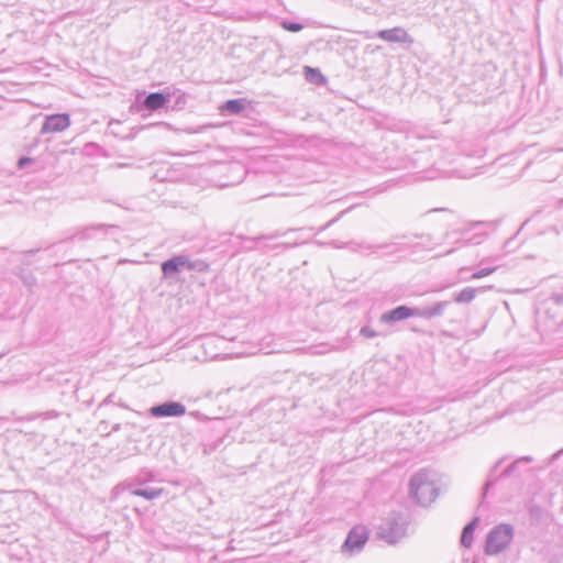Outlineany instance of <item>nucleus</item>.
Masks as SVG:
<instances>
[{"label":"nucleus","instance_id":"4be33fe9","mask_svg":"<svg viewBox=\"0 0 563 563\" xmlns=\"http://www.w3.org/2000/svg\"><path fill=\"white\" fill-rule=\"evenodd\" d=\"M176 258H177L180 269H187V271L189 269L190 260H191L190 256L185 255V254H179V255H176Z\"/></svg>","mask_w":563,"mask_h":563},{"label":"nucleus","instance_id":"c9c22d12","mask_svg":"<svg viewBox=\"0 0 563 563\" xmlns=\"http://www.w3.org/2000/svg\"><path fill=\"white\" fill-rule=\"evenodd\" d=\"M424 238H426L427 242H430L432 240L431 235H426Z\"/></svg>","mask_w":563,"mask_h":563},{"label":"nucleus","instance_id":"6e6552de","mask_svg":"<svg viewBox=\"0 0 563 563\" xmlns=\"http://www.w3.org/2000/svg\"><path fill=\"white\" fill-rule=\"evenodd\" d=\"M376 36L389 43L411 44L413 42L412 37L408 34V32L400 26L378 31Z\"/></svg>","mask_w":563,"mask_h":563},{"label":"nucleus","instance_id":"dca6fc26","mask_svg":"<svg viewBox=\"0 0 563 563\" xmlns=\"http://www.w3.org/2000/svg\"><path fill=\"white\" fill-rule=\"evenodd\" d=\"M164 277H172L180 271L176 256L165 261L161 265Z\"/></svg>","mask_w":563,"mask_h":563},{"label":"nucleus","instance_id":"2eb2a0df","mask_svg":"<svg viewBox=\"0 0 563 563\" xmlns=\"http://www.w3.org/2000/svg\"><path fill=\"white\" fill-rule=\"evenodd\" d=\"M352 251L360 252L363 254H374L378 249H388L391 244H383V245H371L366 243H356L350 242L346 244Z\"/></svg>","mask_w":563,"mask_h":563},{"label":"nucleus","instance_id":"f3484780","mask_svg":"<svg viewBox=\"0 0 563 563\" xmlns=\"http://www.w3.org/2000/svg\"><path fill=\"white\" fill-rule=\"evenodd\" d=\"M476 288L466 287L455 295L454 300L459 303H468L476 297Z\"/></svg>","mask_w":563,"mask_h":563},{"label":"nucleus","instance_id":"1a4fd4ad","mask_svg":"<svg viewBox=\"0 0 563 563\" xmlns=\"http://www.w3.org/2000/svg\"><path fill=\"white\" fill-rule=\"evenodd\" d=\"M410 317H416V307L399 306L390 311L383 313L379 318L382 323L401 321Z\"/></svg>","mask_w":563,"mask_h":563},{"label":"nucleus","instance_id":"20e7f679","mask_svg":"<svg viewBox=\"0 0 563 563\" xmlns=\"http://www.w3.org/2000/svg\"><path fill=\"white\" fill-rule=\"evenodd\" d=\"M377 534L384 541L395 544L406 536V521L402 517L386 518L379 526Z\"/></svg>","mask_w":563,"mask_h":563},{"label":"nucleus","instance_id":"423d86ee","mask_svg":"<svg viewBox=\"0 0 563 563\" xmlns=\"http://www.w3.org/2000/svg\"><path fill=\"white\" fill-rule=\"evenodd\" d=\"M150 413L156 418L163 417H181L186 413V407L177 401H166L164 404L153 406Z\"/></svg>","mask_w":563,"mask_h":563},{"label":"nucleus","instance_id":"cd10ccee","mask_svg":"<svg viewBox=\"0 0 563 563\" xmlns=\"http://www.w3.org/2000/svg\"><path fill=\"white\" fill-rule=\"evenodd\" d=\"M113 397H114L113 394L108 395L107 398L101 402L100 406L111 404L113 401Z\"/></svg>","mask_w":563,"mask_h":563},{"label":"nucleus","instance_id":"9b49d317","mask_svg":"<svg viewBox=\"0 0 563 563\" xmlns=\"http://www.w3.org/2000/svg\"><path fill=\"white\" fill-rule=\"evenodd\" d=\"M367 541L364 528H354L347 534L344 547L350 550H360Z\"/></svg>","mask_w":563,"mask_h":563},{"label":"nucleus","instance_id":"7c9ffc66","mask_svg":"<svg viewBox=\"0 0 563 563\" xmlns=\"http://www.w3.org/2000/svg\"><path fill=\"white\" fill-rule=\"evenodd\" d=\"M562 454H563V450H561V451H559V452L554 453V454L551 456V460H550V461H551V462H552V461H555V460H556L560 455H562Z\"/></svg>","mask_w":563,"mask_h":563},{"label":"nucleus","instance_id":"f8f14e48","mask_svg":"<svg viewBox=\"0 0 563 563\" xmlns=\"http://www.w3.org/2000/svg\"><path fill=\"white\" fill-rule=\"evenodd\" d=\"M449 301H439L430 307H416V317L431 319L439 317L443 313L444 309L449 306Z\"/></svg>","mask_w":563,"mask_h":563},{"label":"nucleus","instance_id":"9d476101","mask_svg":"<svg viewBox=\"0 0 563 563\" xmlns=\"http://www.w3.org/2000/svg\"><path fill=\"white\" fill-rule=\"evenodd\" d=\"M110 228H111L110 225H106V224H93V225L85 227V228L78 230L73 236H70L69 240H80V241L90 240V239L95 238L97 234H103V235L107 234Z\"/></svg>","mask_w":563,"mask_h":563},{"label":"nucleus","instance_id":"a878e982","mask_svg":"<svg viewBox=\"0 0 563 563\" xmlns=\"http://www.w3.org/2000/svg\"><path fill=\"white\" fill-rule=\"evenodd\" d=\"M285 234H286V232H283V233H282V232H279V231H276L275 233L269 234V235L262 236L261 239L272 240V239H276V238H278V236H280V235H285Z\"/></svg>","mask_w":563,"mask_h":563},{"label":"nucleus","instance_id":"aec40b11","mask_svg":"<svg viewBox=\"0 0 563 563\" xmlns=\"http://www.w3.org/2000/svg\"><path fill=\"white\" fill-rule=\"evenodd\" d=\"M532 461V457L531 456H523V457H520L518 459L517 461H515L512 464H510L504 472L505 475H511L516 472L517 467L519 464L521 463H529Z\"/></svg>","mask_w":563,"mask_h":563},{"label":"nucleus","instance_id":"f257e3e1","mask_svg":"<svg viewBox=\"0 0 563 563\" xmlns=\"http://www.w3.org/2000/svg\"><path fill=\"white\" fill-rule=\"evenodd\" d=\"M410 495L422 506H428L438 496L434 474L427 470L417 472L409 483Z\"/></svg>","mask_w":563,"mask_h":563},{"label":"nucleus","instance_id":"473e14b6","mask_svg":"<svg viewBox=\"0 0 563 563\" xmlns=\"http://www.w3.org/2000/svg\"><path fill=\"white\" fill-rule=\"evenodd\" d=\"M112 430L113 431H119L120 430V423L114 424Z\"/></svg>","mask_w":563,"mask_h":563},{"label":"nucleus","instance_id":"6ab92c4d","mask_svg":"<svg viewBox=\"0 0 563 563\" xmlns=\"http://www.w3.org/2000/svg\"><path fill=\"white\" fill-rule=\"evenodd\" d=\"M209 269V264L203 260H190V265L188 271H195L198 273H205Z\"/></svg>","mask_w":563,"mask_h":563},{"label":"nucleus","instance_id":"39448f33","mask_svg":"<svg viewBox=\"0 0 563 563\" xmlns=\"http://www.w3.org/2000/svg\"><path fill=\"white\" fill-rule=\"evenodd\" d=\"M153 477L154 476L152 473H147L146 476H142V475L136 476L134 478V481L128 485L130 494L133 496L143 497L147 500H153V499L159 498L164 493L163 488H153V487L143 488V487H141L146 482L152 481Z\"/></svg>","mask_w":563,"mask_h":563},{"label":"nucleus","instance_id":"a211bd4d","mask_svg":"<svg viewBox=\"0 0 563 563\" xmlns=\"http://www.w3.org/2000/svg\"><path fill=\"white\" fill-rule=\"evenodd\" d=\"M223 109L230 113L238 114L244 110V104L241 100L232 99L224 103Z\"/></svg>","mask_w":563,"mask_h":563},{"label":"nucleus","instance_id":"f704fd0d","mask_svg":"<svg viewBox=\"0 0 563 563\" xmlns=\"http://www.w3.org/2000/svg\"><path fill=\"white\" fill-rule=\"evenodd\" d=\"M335 221H336V219L331 220L330 222H328V223H327V225H325V227H330V225H331L333 222H335Z\"/></svg>","mask_w":563,"mask_h":563},{"label":"nucleus","instance_id":"0eeeda50","mask_svg":"<svg viewBox=\"0 0 563 563\" xmlns=\"http://www.w3.org/2000/svg\"><path fill=\"white\" fill-rule=\"evenodd\" d=\"M70 125V118L66 113H59V114H52L46 117L41 133L47 134V133H56V132H63L66 129H68Z\"/></svg>","mask_w":563,"mask_h":563},{"label":"nucleus","instance_id":"c756f323","mask_svg":"<svg viewBox=\"0 0 563 563\" xmlns=\"http://www.w3.org/2000/svg\"><path fill=\"white\" fill-rule=\"evenodd\" d=\"M497 260H498L497 256H489V257H486V258L482 260L481 263L494 262V261H497Z\"/></svg>","mask_w":563,"mask_h":563},{"label":"nucleus","instance_id":"ddd939ff","mask_svg":"<svg viewBox=\"0 0 563 563\" xmlns=\"http://www.w3.org/2000/svg\"><path fill=\"white\" fill-rule=\"evenodd\" d=\"M169 101V95L162 92H152L143 101V107L150 111L162 109Z\"/></svg>","mask_w":563,"mask_h":563},{"label":"nucleus","instance_id":"412c9836","mask_svg":"<svg viewBox=\"0 0 563 563\" xmlns=\"http://www.w3.org/2000/svg\"><path fill=\"white\" fill-rule=\"evenodd\" d=\"M496 269H497V267H483V268L476 271L472 275V278L479 279V278L486 277V276L493 274Z\"/></svg>","mask_w":563,"mask_h":563},{"label":"nucleus","instance_id":"7ed1b4c3","mask_svg":"<svg viewBox=\"0 0 563 563\" xmlns=\"http://www.w3.org/2000/svg\"><path fill=\"white\" fill-rule=\"evenodd\" d=\"M514 528L508 523L494 527L486 538L485 553L497 555L505 551L514 539Z\"/></svg>","mask_w":563,"mask_h":563},{"label":"nucleus","instance_id":"c85d7f7f","mask_svg":"<svg viewBox=\"0 0 563 563\" xmlns=\"http://www.w3.org/2000/svg\"><path fill=\"white\" fill-rule=\"evenodd\" d=\"M471 243H473V244H478V243H479V241H476V236H474V238H473V239H471V240H467V241L462 242V244H463V245H468V244H471Z\"/></svg>","mask_w":563,"mask_h":563},{"label":"nucleus","instance_id":"4468645a","mask_svg":"<svg viewBox=\"0 0 563 563\" xmlns=\"http://www.w3.org/2000/svg\"><path fill=\"white\" fill-rule=\"evenodd\" d=\"M479 519L478 518H475L474 520H472L470 523H467L463 531H462V536H461V544L464 547V548H471L472 544H473V540H474V531L477 527V523H478Z\"/></svg>","mask_w":563,"mask_h":563},{"label":"nucleus","instance_id":"5701e85b","mask_svg":"<svg viewBox=\"0 0 563 563\" xmlns=\"http://www.w3.org/2000/svg\"><path fill=\"white\" fill-rule=\"evenodd\" d=\"M283 27L290 32H299L302 30L303 26L300 23L285 21L283 22Z\"/></svg>","mask_w":563,"mask_h":563},{"label":"nucleus","instance_id":"bb28decb","mask_svg":"<svg viewBox=\"0 0 563 563\" xmlns=\"http://www.w3.org/2000/svg\"><path fill=\"white\" fill-rule=\"evenodd\" d=\"M44 419L57 418L58 413L56 411H47L42 415Z\"/></svg>","mask_w":563,"mask_h":563},{"label":"nucleus","instance_id":"f03ea898","mask_svg":"<svg viewBox=\"0 0 563 563\" xmlns=\"http://www.w3.org/2000/svg\"><path fill=\"white\" fill-rule=\"evenodd\" d=\"M334 347L328 343H321L317 345H309L305 347L297 349H287L285 347L279 340L274 338L273 335L265 336L260 342L258 352L264 354H273V353H288V352H300L305 354L311 355H322L333 351Z\"/></svg>","mask_w":563,"mask_h":563},{"label":"nucleus","instance_id":"2f4dec72","mask_svg":"<svg viewBox=\"0 0 563 563\" xmlns=\"http://www.w3.org/2000/svg\"><path fill=\"white\" fill-rule=\"evenodd\" d=\"M284 245H285V246H289V247H291V246H296V245H298V242H297V241H294V242H290V243H285Z\"/></svg>","mask_w":563,"mask_h":563},{"label":"nucleus","instance_id":"393cba45","mask_svg":"<svg viewBox=\"0 0 563 563\" xmlns=\"http://www.w3.org/2000/svg\"><path fill=\"white\" fill-rule=\"evenodd\" d=\"M33 159L31 157H21L18 162L19 168H24L26 165L31 164Z\"/></svg>","mask_w":563,"mask_h":563},{"label":"nucleus","instance_id":"e433bc0d","mask_svg":"<svg viewBox=\"0 0 563 563\" xmlns=\"http://www.w3.org/2000/svg\"><path fill=\"white\" fill-rule=\"evenodd\" d=\"M333 244H334V246H335V247H338V249L343 247L342 245H338V244H335V243H333Z\"/></svg>","mask_w":563,"mask_h":563},{"label":"nucleus","instance_id":"72a5a7b5","mask_svg":"<svg viewBox=\"0 0 563 563\" xmlns=\"http://www.w3.org/2000/svg\"><path fill=\"white\" fill-rule=\"evenodd\" d=\"M454 252H455V249H451V250H449V251H446V252H445V255H450V254H452V253H454Z\"/></svg>","mask_w":563,"mask_h":563},{"label":"nucleus","instance_id":"b1692460","mask_svg":"<svg viewBox=\"0 0 563 563\" xmlns=\"http://www.w3.org/2000/svg\"><path fill=\"white\" fill-rule=\"evenodd\" d=\"M360 333L368 339L377 336V332H375L371 327H363Z\"/></svg>","mask_w":563,"mask_h":563}]
</instances>
